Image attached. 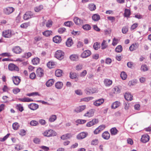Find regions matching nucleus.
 Returning a JSON list of instances; mask_svg holds the SVG:
<instances>
[{"label": "nucleus", "instance_id": "1", "mask_svg": "<svg viewBox=\"0 0 151 151\" xmlns=\"http://www.w3.org/2000/svg\"><path fill=\"white\" fill-rule=\"evenodd\" d=\"M43 134L44 136L48 137L54 136L56 135V132L51 129L46 130Z\"/></svg>", "mask_w": 151, "mask_h": 151}, {"label": "nucleus", "instance_id": "2", "mask_svg": "<svg viewBox=\"0 0 151 151\" xmlns=\"http://www.w3.org/2000/svg\"><path fill=\"white\" fill-rule=\"evenodd\" d=\"M64 52L62 50H59L55 52V56L58 59L61 60L64 58Z\"/></svg>", "mask_w": 151, "mask_h": 151}, {"label": "nucleus", "instance_id": "3", "mask_svg": "<svg viewBox=\"0 0 151 151\" xmlns=\"http://www.w3.org/2000/svg\"><path fill=\"white\" fill-rule=\"evenodd\" d=\"M2 36L6 38H9L12 37V31L10 29L4 30L2 32Z\"/></svg>", "mask_w": 151, "mask_h": 151}, {"label": "nucleus", "instance_id": "4", "mask_svg": "<svg viewBox=\"0 0 151 151\" xmlns=\"http://www.w3.org/2000/svg\"><path fill=\"white\" fill-rule=\"evenodd\" d=\"M14 10V9L12 7H7L4 9L3 11L6 14L9 15L13 12Z\"/></svg>", "mask_w": 151, "mask_h": 151}, {"label": "nucleus", "instance_id": "5", "mask_svg": "<svg viewBox=\"0 0 151 151\" xmlns=\"http://www.w3.org/2000/svg\"><path fill=\"white\" fill-rule=\"evenodd\" d=\"M9 70L11 71H18L19 70V68L13 63H10L8 65Z\"/></svg>", "mask_w": 151, "mask_h": 151}, {"label": "nucleus", "instance_id": "6", "mask_svg": "<svg viewBox=\"0 0 151 151\" xmlns=\"http://www.w3.org/2000/svg\"><path fill=\"white\" fill-rule=\"evenodd\" d=\"M91 54V51L89 50L84 51L81 54V57L82 58H86L90 56Z\"/></svg>", "mask_w": 151, "mask_h": 151}, {"label": "nucleus", "instance_id": "7", "mask_svg": "<svg viewBox=\"0 0 151 151\" xmlns=\"http://www.w3.org/2000/svg\"><path fill=\"white\" fill-rule=\"evenodd\" d=\"M33 13L31 12H27L24 15L23 18L24 19L27 20L33 17Z\"/></svg>", "mask_w": 151, "mask_h": 151}, {"label": "nucleus", "instance_id": "8", "mask_svg": "<svg viewBox=\"0 0 151 151\" xmlns=\"http://www.w3.org/2000/svg\"><path fill=\"white\" fill-rule=\"evenodd\" d=\"M94 112L95 110L94 109H91L84 114V116L91 117L93 116Z\"/></svg>", "mask_w": 151, "mask_h": 151}, {"label": "nucleus", "instance_id": "9", "mask_svg": "<svg viewBox=\"0 0 151 151\" xmlns=\"http://www.w3.org/2000/svg\"><path fill=\"white\" fill-rule=\"evenodd\" d=\"M98 122V119H92V121H91L88 122L86 124V126L87 127H91L97 124Z\"/></svg>", "mask_w": 151, "mask_h": 151}, {"label": "nucleus", "instance_id": "10", "mask_svg": "<svg viewBox=\"0 0 151 151\" xmlns=\"http://www.w3.org/2000/svg\"><path fill=\"white\" fill-rule=\"evenodd\" d=\"M73 21L76 25H80L83 24V20L77 17H75L73 19Z\"/></svg>", "mask_w": 151, "mask_h": 151}, {"label": "nucleus", "instance_id": "11", "mask_svg": "<svg viewBox=\"0 0 151 151\" xmlns=\"http://www.w3.org/2000/svg\"><path fill=\"white\" fill-rule=\"evenodd\" d=\"M88 135L87 132H83L80 133L77 136V138L78 139H82L85 138Z\"/></svg>", "mask_w": 151, "mask_h": 151}, {"label": "nucleus", "instance_id": "12", "mask_svg": "<svg viewBox=\"0 0 151 151\" xmlns=\"http://www.w3.org/2000/svg\"><path fill=\"white\" fill-rule=\"evenodd\" d=\"M86 107L85 105L79 106L76 108L74 110V111L77 113L80 112L85 109Z\"/></svg>", "mask_w": 151, "mask_h": 151}, {"label": "nucleus", "instance_id": "13", "mask_svg": "<svg viewBox=\"0 0 151 151\" xmlns=\"http://www.w3.org/2000/svg\"><path fill=\"white\" fill-rule=\"evenodd\" d=\"M104 102V99H101L96 100L93 102L94 106H98L102 104Z\"/></svg>", "mask_w": 151, "mask_h": 151}, {"label": "nucleus", "instance_id": "14", "mask_svg": "<svg viewBox=\"0 0 151 151\" xmlns=\"http://www.w3.org/2000/svg\"><path fill=\"white\" fill-rule=\"evenodd\" d=\"M150 139V137L147 134L143 135L141 138V140L142 142L144 143L147 142Z\"/></svg>", "mask_w": 151, "mask_h": 151}, {"label": "nucleus", "instance_id": "15", "mask_svg": "<svg viewBox=\"0 0 151 151\" xmlns=\"http://www.w3.org/2000/svg\"><path fill=\"white\" fill-rule=\"evenodd\" d=\"M12 50L15 53L19 54L22 52V49L19 46H17L12 48Z\"/></svg>", "mask_w": 151, "mask_h": 151}, {"label": "nucleus", "instance_id": "16", "mask_svg": "<svg viewBox=\"0 0 151 151\" xmlns=\"http://www.w3.org/2000/svg\"><path fill=\"white\" fill-rule=\"evenodd\" d=\"M28 107L31 109L35 110L38 108L39 106L37 104L34 103H32L28 105Z\"/></svg>", "mask_w": 151, "mask_h": 151}, {"label": "nucleus", "instance_id": "17", "mask_svg": "<svg viewBox=\"0 0 151 151\" xmlns=\"http://www.w3.org/2000/svg\"><path fill=\"white\" fill-rule=\"evenodd\" d=\"M36 72L37 76L40 77H42L44 75L43 70L40 68L37 69Z\"/></svg>", "mask_w": 151, "mask_h": 151}, {"label": "nucleus", "instance_id": "18", "mask_svg": "<svg viewBox=\"0 0 151 151\" xmlns=\"http://www.w3.org/2000/svg\"><path fill=\"white\" fill-rule=\"evenodd\" d=\"M12 78L14 84L16 85H18L20 82L21 80L18 76L13 77Z\"/></svg>", "mask_w": 151, "mask_h": 151}, {"label": "nucleus", "instance_id": "19", "mask_svg": "<svg viewBox=\"0 0 151 151\" xmlns=\"http://www.w3.org/2000/svg\"><path fill=\"white\" fill-rule=\"evenodd\" d=\"M73 134L71 133H68L63 135L60 138L62 139L65 140L71 138Z\"/></svg>", "mask_w": 151, "mask_h": 151}, {"label": "nucleus", "instance_id": "20", "mask_svg": "<svg viewBox=\"0 0 151 151\" xmlns=\"http://www.w3.org/2000/svg\"><path fill=\"white\" fill-rule=\"evenodd\" d=\"M55 86L57 89H60L62 88L63 86V83L61 82L58 81L55 83Z\"/></svg>", "mask_w": 151, "mask_h": 151}, {"label": "nucleus", "instance_id": "21", "mask_svg": "<svg viewBox=\"0 0 151 151\" xmlns=\"http://www.w3.org/2000/svg\"><path fill=\"white\" fill-rule=\"evenodd\" d=\"M132 96L130 93H126L124 95V98L127 101H131L132 99Z\"/></svg>", "mask_w": 151, "mask_h": 151}, {"label": "nucleus", "instance_id": "22", "mask_svg": "<svg viewBox=\"0 0 151 151\" xmlns=\"http://www.w3.org/2000/svg\"><path fill=\"white\" fill-rule=\"evenodd\" d=\"M70 58L72 61H77L78 60V56L77 54H73L70 55Z\"/></svg>", "mask_w": 151, "mask_h": 151}, {"label": "nucleus", "instance_id": "23", "mask_svg": "<svg viewBox=\"0 0 151 151\" xmlns=\"http://www.w3.org/2000/svg\"><path fill=\"white\" fill-rule=\"evenodd\" d=\"M110 135L109 132L106 131L104 132L102 134L103 138L106 139H109Z\"/></svg>", "mask_w": 151, "mask_h": 151}, {"label": "nucleus", "instance_id": "24", "mask_svg": "<svg viewBox=\"0 0 151 151\" xmlns=\"http://www.w3.org/2000/svg\"><path fill=\"white\" fill-rule=\"evenodd\" d=\"M104 83L106 86H109L112 84V81L110 79H106L104 80Z\"/></svg>", "mask_w": 151, "mask_h": 151}, {"label": "nucleus", "instance_id": "25", "mask_svg": "<svg viewBox=\"0 0 151 151\" xmlns=\"http://www.w3.org/2000/svg\"><path fill=\"white\" fill-rule=\"evenodd\" d=\"M32 55V54L30 52L24 53L23 55L21 56L22 58H25L28 59Z\"/></svg>", "mask_w": 151, "mask_h": 151}, {"label": "nucleus", "instance_id": "26", "mask_svg": "<svg viewBox=\"0 0 151 151\" xmlns=\"http://www.w3.org/2000/svg\"><path fill=\"white\" fill-rule=\"evenodd\" d=\"M138 48V44L136 43L132 45L129 47V49L130 51H133L136 50Z\"/></svg>", "mask_w": 151, "mask_h": 151}, {"label": "nucleus", "instance_id": "27", "mask_svg": "<svg viewBox=\"0 0 151 151\" xmlns=\"http://www.w3.org/2000/svg\"><path fill=\"white\" fill-rule=\"evenodd\" d=\"M18 100L21 102H30L33 101V100L27 97H25L24 98H19L18 99Z\"/></svg>", "mask_w": 151, "mask_h": 151}, {"label": "nucleus", "instance_id": "28", "mask_svg": "<svg viewBox=\"0 0 151 151\" xmlns=\"http://www.w3.org/2000/svg\"><path fill=\"white\" fill-rule=\"evenodd\" d=\"M40 59L37 57H36L33 59L32 60V64L34 65H37L40 63Z\"/></svg>", "mask_w": 151, "mask_h": 151}, {"label": "nucleus", "instance_id": "29", "mask_svg": "<svg viewBox=\"0 0 151 151\" xmlns=\"http://www.w3.org/2000/svg\"><path fill=\"white\" fill-rule=\"evenodd\" d=\"M92 19L94 21H97L100 19V15L97 14L93 15L92 17Z\"/></svg>", "mask_w": 151, "mask_h": 151}, {"label": "nucleus", "instance_id": "30", "mask_svg": "<svg viewBox=\"0 0 151 151\" xmlns=\"http://www.w3.org/2000/svg\"><path fill=\"white\" fill-rule=\"evenodd\" d=\"M120 102L116 101L113 103L111 105V108L115 109L118 107L120 105Z\"/></svg>", "mask_w": 151, "mask_h": 151}, {"label": "nucleus", "instance_id": "31", "mask_svg": "<svg viewBox=\"0 0 151 151\" xmlns=\"http://www.w3.org/2000/svg\"><path fill=\"white\" fill-rule=\"evenodd\" d=\"M57 118V116L55 115H51L49 118V122H52L55 121Z\"/></svg>", "mask_w": 151, "mask_h": 151}, {"label": "nucleus", "instance_id": "32", "mask_svg": "<svg viewBox=\"0 0 151 151\" xmlns=\"http://www.w3.org/2000/svg\"><path fill=\"white\" fill-rule=\"evenodd\" d=\"M54 80L53 79H50L46 83V86L48 87L51 86L54 83Z\"/></svg>", "mask_w": 151, "mask_h": 151}, {"label": "nucleus", "instance_id": "33", "mask_svg": "<svg viewBox=\"0 0 151 151\" xmlns=\"http://www.w3.org/2000/svg\"><path fill=\"white\" fill-rule=\"evenodd\" d=\"M61 37L58 36H55L53 39V41L56 43H59L61 42Z\"/></svg>", "mask_w": 151, "mask_h": 151}, {"label": "nucleus", "instance_id": "34", "mask_svg": "<svg viewBox=\"0 0 151 151\" xmlns=\"http://www.w3.org/2000/svg\"><path fill=\"white\" fill-rule=\"evenodd\" d=\"M73 44V40L70 38H68L66 42V45L68 47H71Z\"/></svg>", "mask_w": 151, "mask_h": 151}, {"label": "nucleus", "instance_id": "35", "mask_svg": "<svg viewBox=\"0 0 151 151\" xmlns=\"http://www.w3.org/2000/svg\"><path fill=\"white\" fill-rule=\"evenodd\" d=\"M47 65L49 68H53L55 66V62H53L49 61L47 63Z\"/></svg>", "mask_w": 151, "mask_h": 151}, {"label": "nucleus", "instance_id": "36", "mask_svg": "<svg viewBox=\"0 0 151 151\" xmlns=\"http://www.w3.org/2000/svg\"><path fill=\"white\" fill-rule=\"evenodd\" d=\"M16 108L20 112H22L24 110V108L22 105L20 104H17L16 106Z\"/></svg>", "mask_w": 151, "mask_h": 151}, {"label": "nucleus", "instance_id": "37", "mask_svg": "<svg viewBox=\"0 0 151 151\" xmlns=\"http://www.w3.org/2000/svg\"><path fill=\"white\" fill-rule=\"evenodd\" d=\"M78 75L76 73L70 72V77L73 79H75L77 78Z\"/></svg>", "mask_w": 151, "mask_h": 151}, {"label": "nucleus", "instance_id": "38", "mask_svg": "<svg viewBox=\"0 0 151 151\" xmlns=\"http://www.w3.org/2000/svg\"><path fill=\"white\" fill-rule=\"evenodd\" d=\"M93 47L96 50H97L100 47V43L97 42L94 43Z\"/></svg>", "mask_w": 151, "mask_h": 151}, {"label": "nucleus", "instance_id": "39", "mask_svg": "<svg viewBox=\"0 0 151 151\" xmlns=\"http://www.w3.org/2000/svg\"><path fill=\"white\" fill-rule=\"evenodd\" d=\"M62 71L60 69H58L55 71V75L58 77H60L62 75Z\"/></svg>", "mask_w": 151, "mask_h": 151}, {"label": "nucleus", "instance_id": "40", "mask_svg": "<svg viewBox=\"0 0 151 151\" xmlns=\"http://www.w3.org/2000/svg\"><path fill=\"white\" fill-rule=\"evenodd\" d=\"M131 14L130 11L129 9H125L124 10V16L125 17H129Z\"/></svg>", "mask_w": 151, "mask_h": 151}, {"label": "nucleus", "instance_id": "41", "mask_svg": "<svg viewBox=\"0 0 151 151\" xmlns=\"http://www.w3.org/2000/svg\"><path fill=\"white\" fill-rule=\"evenodd\" d=\"M15 149L16 150L19 151L23 150V147L21 145L18 144L15 145Z\"/></svg>", "mask_w": 151, "mask_h": 151}, {"label": "nucleus", "instance_id": "42", "mask_svg": "<svg viewBox=\"0 0 151 151\" xmlns=\"http://www.w3.org/2000/svg\"><path fill=\"white\" fill-rule=\"evenodd\" d=\"M123 50V48L122 46L120 45L117 46L115 50V51L118 53L120 52H121Z\"/></svg>", "mask_w": 151, "mask_h": 151}, {"label": "nucleus", "instance_id": "43", "mask_svg": "<svg viewBox=\"0 0 151 151\" xmlns=\"http://www.w3.org/2000/svg\"><path fill=\"white\" fill-rule=\"evenodd\" d=\"M93 97H88L81 99V101H84L85 102H88L90 100L93 99Z\"/></svg>", "mask_w": 151, "mask_h": 151}, {"label": "nucleus", "instance_id": "44", "mask_svg": "<svg viewBox=\"0 0 151 151\" xmlns=\"http://www.w3.org/2000/svg\"><path fill=\"white\" fill-rule=\"evenodd\" d=\"M107 47V45L106 43V41L105 40H103L101 44V48L102 49H104L106 48Z\"/></svg>", "mask_w": 151, "mask_h": 151}, {"label": "nucleus", "instance_id": "45", "mask_svg": "<svg viewBox=\"0 0 151 151\" xmlns=\"http://www.w3.org/2000/svg\"><path fill=\"white\" fill-rule=\"evenodd\" d=\"M111 133L112 135H116L118 132V131L115 127L111 128L110 130Z\"/></svg>", "mask_w": 151, "mask_h": 151}, {"label": "nucleus", "instance_id": "46", "mask_svg": "<svg viewBox=\"0 0 151 151\" xmlns=\"http://www.w3.org/2000/svg\"><path fill=\"white\" fill-rule=\"evenodd\" d=\"M88 8L91 11H94L96 9V5L93 4H90L89 5Z\"/></svg>", "mask_w": 151, "mask_h": 151}, {"label": "nucleus", "instance_id": "47", "mask_svg": "<svg viewBox=\"0 0 151 151\" xmlns=\"http://www.w3.org/2000/svg\"><path fill=\"white\" fill-rule=\"evenodd\" d=\"M43 8V6L42 5H40L39 6L35 8L34 10L35 12H39Z\"/></svg>", "mask_w": 151, "mask_h": 151}, {"label": "nucleus", "instance_id": "48", "mask_svg": "<svg viewBox=\"0 0 151 151\" xmlns=\"http://www.w3.org/2000/svg\"><path fill=\"white\" fill-rule=\"evenodd\" d=\"M30 25V23L29 22H26L21 24L20 27L21 28H26Z\"/></svg>", "mask_w": 151, "mask_h": 151}, {"label": "nucleus", "instance_id": "49", "mask_svg": "<svg viewBox=\"0 0 151 151\" xmlns=\"http://www.w3.org/2000/svg\"><path fill=\"white\" fill-rule=\"evenodd\" d=\"M19 124L17 122L14 123L12 125V127L14 129L16 130L19 128Z\"/></svg>", "mask_w": 151, "mask_h": 151}, {"label": "nucleus", "instance_id": "50", "mask_svg": "<svg viewBox=\"0 0 151 151\" xmlns=\"http://www.w3.org/2000/svg\"><path fill=\"white\" fill-rule=\"evenodd\" d=\"M114 93L117 94L119 93L120 92V89L118 86H115L114 88Z\"/></svg>", "mask_w": 151, "mask_h": 151}, {"label": "nucleus", "instance_id": "51", "mask_svg": "<svg viewBox=\"0 0 151 151\" xmlns=\"http://www.w3.org/2000/svg\"><path fill=\"white\" fill-rule=\"evenodd\" d=\"M64 24L66 26L70 27L73 25V23L71 21H68L65 22Z\"/></svg>", "mask_w": 151, "mask_h": 151}, {"label": "nucleus", "instance_id": "52", "mask_svg": "<svg viewBox=\"0 0 151 151\" xmlns=\"http://www.w3.org/2000/svg\"><path fill=\"white\" fill-rule=\"evenodd\" d=\"M127 75L126 73L122 72L121 74V77L124 80L126 79L127 78Z\"/></svg>", "mask_w": 151, "mask_h": 151}, {"label": "nucleus", "instance_id": "53", "mask_svg": "<svg viewBox=\"0 0 151 151\" xmlns=\"http://www.w3.org/2000/svg\"><path fill=\"white\" fill-rule=\"evenodd\" d=\"M51 31L49 30H46L45 32H43V35L45 36L48 37L49 36L51 33Z\"/></svg>", "mask_w": 151, "mask_h": 151}, {"label": "nucleus", "instance_id": "54", "mask_svg": "<svg viewBox=\"0 0 151 151\" xmlns=\"http://www.w3.org/2000/svg\"><path fill=\"white\" fill-rule=\"evenodd\" d=\"M0 56L3 57H10L12 56V55L9 52H5L2 53L0 54Z\"/></svg>", "mask_w": 151, "mask_h": 151}, {"label": "nucleus", "instance_id": "55", "mask_svg": "<svg viewBox=\"0 0 151 151\" xmlns=\"http://www.w3.org/2000/svg\"><path fill=\"white\" fill-rule=\"evenodd\" d=\"M141 70L143 71H145L147 70H148V68L146 65H142L141 66Z\"/></svg>", "mask_w": 151, "mask_h": 151}, {"label": "nucleus", "instance_id": "56", "mask_svg": "<svg viewBox=\"0 0 151 151\" xmlns=\"http://www.w3.org/2000/svg\"><path fill=\"white\" fill-rule=\"evenodd\" d=\"M83 28L85 30H89L91 29L90 26L88 24H85L83 26Z\"/></svg>", "mask_w": 151, "mask_h": 151}, {"label": "nucleus", "instance_id": "57", "mask_svg": "<svg viewBox=\"0 0 151 151\" xmlns=\"http://www.w3.org/2000/svg\"><path fill=\"white\" fill-rule=\"evenodd\" d=\"M30 124L32 126H36L38 124V122L35 120H32L30 123Z\"/></svg>", "mask_w": 151, "mask_h": 151}, {"label": "nucleus", "instance_id": "58", "mask_svg": "<svg viewBox=\"0 0 151 151\" xmlns=\"http://www.w3.org/2000/svg\"><path fill=\"white\" fill-rule=\"evenodd\" d=\"M52 22L50 20H48L46 23V26L47 27H50L52 25Z\"/></svg>", "mask_w": 151, "mask_h": 151}, {"label": "nucleus", "instance_id": "59", "mask_svg": "<svg viewBox=\"0 0 151 151\" xmlns=\"http://www.w3.org/2000/svg\"><path fill=\"white\" fill-rule=\"evenodd\" d=\"M86 121V120H85L78 119L76 121V122L79 124H82L85 123Z\"/></svg>", "mask_w": 151, "mask_h": 151}, {"label": "nucleus", "instance_id": "60", "mask_svg": "<svg viewBox=\"0 0 151 151\" xmlns=\"http://www.w3.org/2000/svg\"><path fill=\"white\" fill-rule=\"evenodd\" d=\"M75 93L77 95L81 96L82 95L83 93L81 90L78 89L76 90L75 91Z\"/></svg>", "mask_w": 151, "mask_h": 151}, {"label": "nucleus", "instance_id": "61", "mask_svg": "<svg viewBox=\"0 0 151 151\" xmlns=\"http://www.w3.org/2000/svg\"><path fill=\"white\" fill-rule=\"evenodd\" d=\"M83 65L82 64H80L76 66V69L77 70H79L82 69Z\"/></svg>", "mask_w": 151, "mask_h": 151}, {"label": "nucleus", "instance_id": "62", "mask_svg": "<svg viewBox=\"0 0 151 151\" xmlns=\"http://www.w3.org/2000/svg\"><path fill=\"white\" fill-rule=\"evenodd\" d=\"M9 135V134H8L5 136L4 137H3L2 138H0V141L1 142L4 141L8 137Z\"/></svg>", "mask_w": 151, "mask_h": 151}, {"label": "nucleus", "instance_id": "63", "mask_svg": "<svg viewBox=\"0 0 151 151\" xmlns=\"http://www.w3.org/2000/svg\"><path fill=\"white\" fill-rule=\"evenodd\" d=\"M118 40L117 39H116L115 38H114L113 39V42L112 43V45H113L114 46L116 45L118 43Z\"/></svg>", "mask_w": 151, "mask_h": 151}, {"label": "nucleus", "instance_id": "64", "mask_svg": "<svg viewBox=\"0 0 151 151\" xmlns=\"http://www.w3.org/2000/svg\"><path fill=\"white\" fill-rule=\"evenodd\" d=\"M66 29L64 28H60L58 30V32L60 34H62L65 31Z\"/></svg>", "mask_w": 151, "mask_h": 151}]
</instances>
